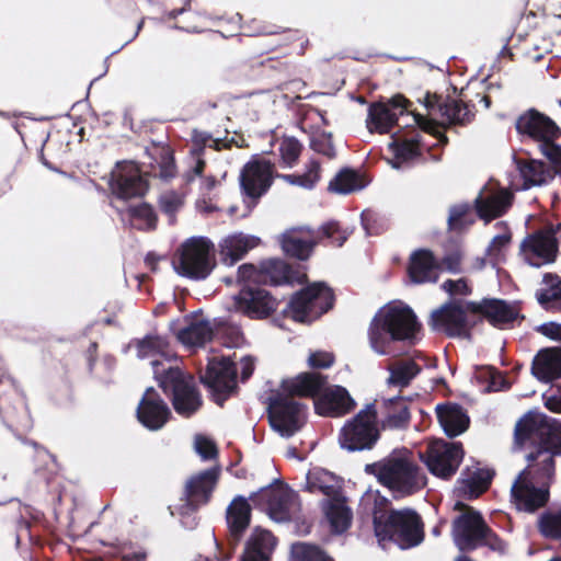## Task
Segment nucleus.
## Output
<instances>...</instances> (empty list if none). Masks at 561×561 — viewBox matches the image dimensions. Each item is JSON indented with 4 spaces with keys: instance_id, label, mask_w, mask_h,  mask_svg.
Returning <instances> with one entry per match:
<instances>
[{
    "instance_id": "f257e3e1",
    "label": "nucleus",
    "mask_w": 561,
    "mask_h": 561,
    "mask_svg": "<svg viewBox=\"0 0 561 561\" xmlns=\"http://www.w3.org/2000/svg\"><path fill=\"white\" fill-rule=\"evenodd\" d=\"M515 440L533 450L526 455L528 467L512 484V503L518 511L534 513L549 500V489L554 479V457L561 456V422L530 411L516 423Z\"/></svg>"
},
{
    "instance_id": "f03ea898",
    "label": "nucleus",
    "mask_w": 561,
    "mask_h": 561,
    "mask_svg": "<svg viewBox=\"0 0 561 561\" xmlns=\"http://www.w3.org/2000/svg\"><path fill=\"white\" fill-rule=\"evenodd\" d=\"M327 379L319 373H302L283 382L284 393L273 397L268 404L272 428L282 437L294 436L304 425L305 407L293 397H314V409L319 415L340 416L350 412L355 402L344 387H325Z\"/></svg>"
},
{
    "instance_id": "7ed1b4c3",
    "label": "nucleus",
    "mask_w": 561,
    "mask_h": 561,
    "mask_svg": "<svg viewBox=\"0 0 561 561\" xmlns=\"http://www.w3.org/2000/svg\"><path fill=\"white\" fill-rule=\"evenodd\" d=\"M168 347V341L158 335H147L136 342L137 357L150 359L159 386L165 393L172 394L175 412L188 417L199 409L202 400L192 376L171 365L164 367V360L171 358Z\"/></svg>"
},
{
    "instance_id": "20e7f679",
    "label": "nucleus",
    "mask_w": 561,
    "mask_h": 561,
    "mask_svg": "<svg viewBox=\"0 0 561 561\" xmlns=\"http://www.w3.org/2000/svg\"><path fill=\"white\" fill-rule=\"evenodd\" d=\"M421 324L413 310L401 302L379 309L370 322L368 337L371 350L378 355H390L396 341H414Z\"/></svg>"
},
{
    "instance_id": "39448f33",
    "label": "nucleus",
    "mask_w": 561,
    "mask_h": 561,
    "mask_svg": "<svg viewBox=\"0 0 561 561\" xmlns=\"http://www.w3.org/2000/svg\"><path fill=\"white\" fill-rule=\"evenodd\" d=\"M387 500L375 496L373 523L379 541L391 540L401 549L419 546L424 540L423 523L411 508L386 510Z\"/></svg>"
},
{
    "instance_id": "423d86ee",
    "label": "nucleus",
    "mask_w": 561,
    "mask_h": 561,
    "mask_svg": "<svg viewBox=\"0 0 561 561\" xmlns=\"http://www.w3.org/2000/svg\"><path fill=\"white\" fill-rule=\"evenodd\" d=\"M366 472L401 495H410L426 484V479L408 450H394L387 458L366 465Z\"/></svg>"
},
{
    "instance_id": "0eeeda50",
    "label": "nucleus",
    "mask_w": 561,
    "mask_h": 561,
    "mask_svg": "<svg viewBox=\"0 0 561 561\" xmlns=\"http://www.w3.org/2000/svg\"><path fill=\"white\" fill-rule=\"evenodd\" d=\"M516 129L519 134L538 142L542 154L561 170V146L556 141L561 137V129L547 115L535 110H529L516 121Z\"/></svg>"
},
{
    "instance_id": "6e6552de",
    "label": "nucleus",
    "mask_w": 561,
    "mask_h": 561,
    "mask_svg": "<svg viewBox=\"0 0 561 561\" xmlns=\"http://www.w3.org/2000/svg\"><path fill=\"white\" fill-rule=\"evenodd\" d=\"M250 500L276 523L289 522L299 511L298 495L277 480L252 493Z\"/></svg>"
},
{
    "instance_id": "1a4fd4ad",
    "label": "nucleus",
    "mask_w": 561,
    "mask_h": 561,
    "mask_svg": "<svg viewBox=\"0 0 561 561\" xmlns=\"http://www.w3.org/2000/svg\"><path fill=\"white\" fill-rule=\"evenodd\" d=\"M211 250L213 243L206 238L187 239L180 247L178 256L172 262L174 271L191 279H205L214 267Z\"/></svg>"
},
{
    "instance_id": "9d476101",
    "label": "nucleus",
    "mask_w": 561,
    "mask_h": 561,
    "mask_svg": "<svg viewBox=\"0 0 561 561\" xmlns=\"http://www.w3.org/2000/svg\"><path fill=\"white\" fill-rule=\"evenodd\" d=\"M376 419L375 405L373 403L366 404L363 410L341 428L339 436L341 448L347 451L371 449L379 439Z\"/></svg>"
},
{
    "instance_id": "9b49d317",
    "label": "nucleus",
    "mask_w": 561,
    "mask_h": 561,
    "mask_svg": "<svg viewBox=\"0 0 561 561\" xmlns=\"http://www.w3.org/2000/svg\"><path fill=\"white\" fill-rule=\"evenodd\" d=\"M333 305V294L324 283H314L297 293L289 302L291 318L310 322L327 312Z\"/></svg>"
},
{
    "instance_id": "f8f14e48",
    "label": "nucleus",
    "mask_w": 561,
    "mask_h": 561,
    "mask_svg": "<svg viewBox=\"0 0 561 561\" xmlns=\"http://www.w3.org/2000/svg\"><path fill=\"white\" fill-rule=\"evenodd\" d=\"M239 181L250 211L273 183V164L266 159L253 158L243 165Z\"/></svg>"
},
{
    "instance_id": "ddd939ff",
    "label": "nucleus",
    "mask_w": 561,
    "mask_h": 561,
    "mask_svg": "<svg viewBox=\"0 0 561 561\" xmlns=\"http://www.w3.org/2000/svg\"><path fill=\"white\" fill-rule=\"evenodd\" d=\"M238 367L228 357H213L208 360L202 381L209 388L214 401L222 405L237 385Z\"/></svg>"
},
{
    "instance_id": "4468645a",
    "label": "nucleus",
    "mask_w": 561,
    "mask_h": 561,
    "mask_svg": "<svg viewBox=\"0 0 561 561\" xmlns=\"http://www.w3.org/2000/svg\"><path fill=\"white\" fill-rule=\"evenodd\" d=\"M462 458L463 450L460 443L438 439L427 447L424 461L434 476L448 479L456 473Z\"/></svg>"
},
{
    "instance_id": "2eb2a0df",
    "label": "nucleus",
    "mask_w": 561,
    "mask_h": 561,
    "mask_svg": "<svg viewBox=\"0 0 561 561\" xmlns=\"http://www.w3.org/2000/svg\"><path fill=\"white\" fill-rule=\"evenodd\" d=\"M485 531L486 524L481 514L471 508L455 518L453 523V539L460 551H471L480 547Z\"/></svg>"
},
{
    "instance_id": "dca6fc26",
    "label": "nucleus",
    "mask_w": 561,
    "mask_h": 561,
    "mask_svg": "<svg viewBox=\"0 0 561 561\" xmlns=\"http://www.w3.org/2000/svg\"><path fill=\"white\" fill-rule=\"evenodd\" d=\"M110 186L112 192L122 199L140 197L148 188L138 165L131 161L116 163L111 172Z\"/></svg>"
},
{
    "instance_id": "f3484780",
    "label": "nucleus",
    "mask_w": 561,
    "mask_h": 561,
    "mask_svg": "<svg viewBox=\"0 0 561 561\" xmlns=\"http://www.w3.org/2000/svg\"><path fill=\"white\" fill-rule=\"evenodd\" d=\"M408 101L402 95L393 96L386 103H373L368 107L366 126L370 134H387L398 122L399 116L407 113Z\"/></svg>"
},
{
    "instance_id": "a211bd4d",
    "label": "nucleus",
    "mask_w": 561,
    "mask_h": 561,
    "mask_svg": "<svg viewBox=\"0 0 561 561\" xmlns=\"http://www.w3.org/2000/svg\"><path fill=\"white\" fill-rule=\"evenodd\" d=\"M519 250L527 264L540 267L554 262L558 245H556L553 236L546 229L527 236L522 241Z\"/></svg>"
},
{
    "instance_id": "6ab92c4d",
    "label": "nucleus",
    "mask_w": 561,
    "mask_h": 561,
    "mask_svg": "<svg viewBox=\"0 0 561 561\" xmlns=\"http://www.w3.org/2000/svg\"><path fill=\"white\" fill-rule=\"evenodd\" d=\"M467 304L465 307L459 302H451L442 306L431 314L430 325L434 331L445 332L449 336H467Z\"/></svg>"
},
{
    "instance_id": "aec40b11",
    "label": "nucleus",
    "mask_w": 561,
    "mask_h": 561,
    "mask_svg": "<svg viewBox=\"0 0 561 561\" xmlns=\"http://www.w3.org/2000/svg\"><path fill=\"white\" fill-rule=\"evenodd\" d=\"M278 301L262 288L244 287L233 296V307L250 318H265L276 310Z\"/></svg>"
},
{
    "instance_id": "412c9836",
    "label": "nucleus",
    "mask_w": 561,
    "mask_h": 561,
    "mask_svg": "<svg viewBox=\"0 0 561 561\" xmlns=\"http://www.w3.org/2000/svg\"><path fill=\"white\" fill-rule=\"evenodd\" d=\"M220 473L219 467H213L192 476L186 484L183 500L186 513L197 510L202 504H206L217 484Z\"/></svg>"
},
{
    "instance_id": "4be33fe9",
    "label": "nucleus",
    "mask_w": 561,
    "mask_h": 561,
    "mask_svg": "<svg viewBox=\"0 0 561 561\" xmlns=\"http://www.w3.org/2000/svg\"><path fill=\"white\" fill-rule=\"evenodd\" d=\"M424 105L431 121H439L440 124H465L473 116L469 107L456 99L440 100L436 95L427 94Z\"/></svg>"
},
{
    "instance_id": "5701e85b",
    "label": "nucleus",
    "mask_w": 561,
    "mask_h": 561,
    "mask_svg": "<svg viewBox=\"0 0 561 561\" xmlns=\"http://www.w3.org/2000/svg\"><path fill=\"white\" fill-rule=\"evenodd\" d=\"M171 415L168 404L152 388H148L137 408L138 421L150 431H158L164 426Z\"/></svg>"
},
{
    "instance_id": "b1692460",
    "label": "nucleus",
    "mask_w": 561,
    "mask_h": 561,
    "mask_svg": "<svg viewBox=\"0 0 561 561\" xmlns=\"http://www.w3.org/2000/svg\"><path fill=\"white\" fill-rule=\"evenodd\" d=\"M467 309L474 313H481L493 327L501 329L519 317L515 306L496 298H484L479 302L468 301Z\"/></svg>"
},
{
    "instance_id": "393cba45",
    "label": "nucleus",
    "mask_w": 561,
    "mask_h": 561,
    "mask_svg": "<svg viewBox=\"0 0 561 561\" xmlns=\"http://www.w3.org/2000/svg\"><path fill=\"white\" fill-rule=\"evenodd\" d=\"M513 194L501 188L497 191L483 188L474 199L478 216L486 222L502 216L511 206Z\"/></svg>"
},
{
    "instance_id": "a878e982",
    "label": "nucleus",
    "mask_w": 561,
    "mask_h": 561,
    "mask_svg": "<svg viewBox=\"0 0 561 561\" xmlns=\"http://www.w3.org/2000/svg\"><path fill=\"white\" fill-rule=\"evenodd\" d=\"M438 272L439 263L436 261L432 251L419 249L411 254L408 273L412 283H436Z\"/></svg>"
},
{
    "instance_id": "bb28decb",
    "label": "nucleus",
    "mask_w": 561,
    "mask_h": 561,
    "mask_svg": "<svg viewBox=\"0 0 561 561\" xmlns=\"http://www.w3.org/2000/svg\"><path fill=\"white\" fill-rule=\"evenodd\" d=\"M259 241V238L241 232L224 238L219 243L221 261L226 265L232 266L241 260L249 250L255 248Z\"/></svg>"
},
{
    "instance_id": "cd10ccee",
    "label": "nucleus",
    "mask_w": 561,
    "mask_h": 561,
    "mask_svg": "<svg viewBox=\"0 0 561 561\" xmlns=\"http://www.w3.org/2000/svg\"><path fill=\"white\" fill-rule=\"evenodd\" d=\"M518 171L524 180L523 188L540 186L549 183L557 173H561L553 163H545L540 160L531 159L527 162H517Z\"/></svg>"
},
{
    "instance_id": "c85d7f7f",
    "label": "nucleus",
    "mask_w": 561,
    "mask_h": 561,
    "mask_svg": "<svg viewBox=\"0 0 561 561\" xmlns=\"http://www.w3.org/2000/svg\"><path fill=\"white\" fill-rule=\"evenodd\" d=\"M531 373L543 382L561 378V347L541 350L533 362Z\"/></svg>"
},
{
    "instance_id": "c756f323",
    "label": "nucleus",
    "mask_w": 561,
    "mask_h": 561,
    "mask_svg": "<svg viewBox=\"0 0 561 561\" xmlns=\"http://www.w3.org/2000/svg\"><path fill=\"white\" fill-rule=\"evenodd\" d=\"M438 422L448 437L462 434L469 426V416L457 404H438L436 407Z\"/></svg>"
},
{
    "instance_id": "7c9ffc66",
    "label": "nucleus",
    "mask_w": 561,
    "mask_h": 561,
    "mask_svg": "<svg viewBox=\"0 0 561 561\" xmlns=\"http://www.w3.org/2000/svg\"><path fill=\"white\" fill-rule=\"evenodd\" d=\"M213 336V327L209 320L195 317L178 331V340L186 347L204 346Z\"/></svg>"
},
{
    "instance_id": "2f4dec72",
    "label": "nucleus",
    "mask_w": 561,
    "mask_h": 561,
    "mask_svg": "<svg viewBox=\"0 0 561 561\" xmlns=\"http://www.w3.org/2000/svg\"><path fill=\"white\" fill-rule=\"evenodd\" d=\"M274 546L272 533L257 528L248 540L241 561H268Z\"/></svg>"
},
{
    "instance_id": "473e14b6",
    "label": "nucleus",
    "mask_w": 561,
    "mask_h": 561,
    "mask_svg": "<svg viewBox=\"0 0 561 561\" xmlns=\"http://www.w3.org/2000/svg\"><path fill=\"white\" fill-rule=\"evenodd\" d=\"M385 416L381 420L383 428L402 430L409 425L410 412L408 402L401 397L383 400Z\"/></svg>"
},
{
    "instance_id": "72a5a7b5",
    "label": "nucleus",
    "mask_w": 561,
    "mask_h": 561,
    "mask_svg": "<svg viewBox=\"0 0 561 561\" xmlns=\"http://www.w3.org/2000/svg\"><path fill=\"white\" fill-rule=\"evenodd\" d=\"M306 480L308 492L322 493L329 499L337 497L340 483L335 474L321 468H314L307 473Z\"/></svg>"
},
{
    "instance_id": "f704fd0d",
    "label": "nucleus",
    "mask_w": 561,
    "mask_h": 561,
    "mask_svg": "<svg viewBox=\"0 0 561 561\" xmlns=\"http://www.w3.org/2000/svg\"><path fill=\"white\" fill-rule=\"evenodd\" d=\"M251 507L247 499L237 496L227 507V524L234 540L238 541L250 523Z\"/></svg>"
},
{
    "instance_id": "c9c22d12",
    "label": "nucleus",
    "mask_w": 561,
    "mask_h": 561,
    "mask_svg": "<svg viewBox=\"0 0 561 561\" xmlns=\"http://www.w3.org/2000/svg\"><path fill=\"white\" fill-rule=\"evenodd\" d=\"M323 510L334 534H342L348 529L352 513L344 499L337 496L325 500Z\"/></svg>"
},
{
    "instance_id": "e433bc0d",
    "label": "nucleus",
    "mask_w": 561,
    "mask_h": 561,
    "mask_svg": "<svg viewBox=\"0 0 561 561\" xmlns=\"http://www.w3.org/2000/svg\"><path fill=\"white\" fill-rule=\"evenodd\" d=\"M420 137L421 134L415 131L412 136L405 137H392V141L389 142V150L393 153L394 159L391 161V167L399 169L401 163L408 162L420 153Z\"/></svg>"
},
{
    "instance_id": "4c0bfd02",
    "label": "nucleus",
    "mask_w": 561,
    "mask_h": 561,
    "mask_svg": "<svg viewBox=\"0 0 561 561\" xmlns=\"http://www.w3.org/2000/svg\"><path fill=\"white\" fill-rule=\"evenodd\" d=\"M313 247V241L305 234L302 229H291L283 234L282 248L286 254L293 257L307 260Z\"/></svg>"
},
{
    "instance_id": "58836bf2",
    "label": "nucleus",
    "mask_w": 561,
    "mask_h": 561,
    "mask_svg": "<svg viewBox=\"0 0 561 561\" xmlns=\"http://www.w3.org/2000/svg\"><path fill=\"white\" fill-rule=\"evenodd\" d=\"M536 297L546 310H561V278L554 274H545Z\"/></svg>"
},
{
    "instance_id": "ea45409f",
    "label": "nucleus",
    "mask_w": 561,
    "mask_h": 561,
    "mask_svg": "<svg viewBox=\"0 0 561 561\" xmlns=\"http://www.w3.org/2000/svg\"><path fill=\"white\" fill-rule=\"evenodd\" d=\"M387 385L396 388L408 387L421 373V367L413 360H398L388 367Z\"/></svg>"
},
{
    "instance_id": "a19ab883",
    "label": "nucleus",
    "mask_w": 561,
    "mask_h": 561,
    "mask_svg": "<svg viewBox=\"0 0 561 561\" xmlns=\"http://www.w3.org/2000/svg\"><path fill=\"white\" fill-rule=\"evenodd\" d=\"M366 186L364 179L351 169L341 170L329 183V191L336 194H351Z\"/></svg>"
},
{
    "instance_id": "79ce46f5",
    "label": "nucleus",
    "mask_w": 561,
    "mask_h": 561,
    "mask_svg": "<svg viewBox=\"0 0 561 561\" xmlns=\"http://www.w3.org/2000/svg\"><path fill=\"white\" fill-rule=\"evenodd\" d=\"M290 561H334L331 556H329L324 550L320 547L307 543V542H296L291 546L290 549Z\"/></svg>"
},
{
    "instance_id": "37998d69",
    "label": "nucleus",
    "mask_w": 561,
    "mask_h": 561,
    "mask_svg": "<svg viewBox=\"0 0 561 561\" xmlns=\"http://www.w3.org/2000/svg\"><path fill=\"white\" fill-rule=\"evenodd\" d=\"M128 213L133 227L139 230H151L156 227L157 216L149 204L142 203L137 206H130Z\"/></svg>"
},
{
    "instance_id": "c03bdc74",
    "label": "nucleus",
    "mask_w": 561,
    "mask_h": 561,
    "mask_svg": "<svg viewBox=\"0 0 561 561\" xmlns=\"http://www.w3.org/2000/svg\"><path fill=\"white\" fill-rule=\"evenodd\" d=\"M283 179L291 185L310 190L320 179V164L317 161H311L304 174H286L283 175Z\"/></svg>"
},
{
    "instance_id": "a18cd8bd",
    "label": "nucleus",
    "mask_w": 561,
    "mask_h": 561,
    "mask_svg": "<svg viewBox=\"0 0 561 561\" xmlns=\"http://www.w3.org/2000/svg\"><path fill=\"white\" fill-rule=\"evenodd\" d=\"M538 524L545 537L561 539V508L542 514Z\"/></svg>"
},
{
    "instance_id": "49530a36",
    "label": "nucleus",
    "mask_w": 561,
    "mask_h": 561,
    "mask_svg": "<svg viewBox=\"0 0 561 561\" xmlns=\"http://www.w3.org/2000/svg\"><path fill=\"white\" fill-rule=\"evenodd\" d=\"M510 242L511 233L508 231L493 237L486 249V255L490 257L493 266L497 265L504 260L503 251L508 247Z\"/></svg>"
},
{
    "instance_id": "de8ad7c7",
    "label": "nucleus",
    "mask_w": 561,
    "mask_h": 561,
    "mask_svg": "<svg viewBox=\"0 0 561 561\" xmlns=\"http://www.w3.org/2000/svg\"><path fill=\"white\" fill-rule=\"evenodd\" d=\"M470 207L468 204H459L449 208L448 215V228L450 230H461L466 228L470 221L466 220V216L469 213Z\"/></svg>"
},
{
    "instance_id": "09e8293b",
    "label": "nucleus",
    "mask_w": 561,
    "mask_h": 561,
    "mask_svg": "<svg viewBox=\"0 0 561 561\" xmlns=\"http://www.w3.org/2000/svg\"><path fill=\"white\" fill-rule=\"evenodd\" d=\"M324 237L332 240L337 247H342L352 233L348 229H342L337 221H329L321 227Z\"/></svg>"
},
{
    "instance_id": "8fccbe9b",
    "label": "nucleus",
    "mask_w": 561,
    "mask_h": 561,
    "mask_svg": "<svg viewBox=\"0 0 561 561\" xmlns=\"http://www.w3.org/2000/svg\"><path fill=\"white\" fill-rule=\"evenodd\" d=\"M159 204L163 213L170 217H173L174 214L182 207L183 198L179 193L174 191H168L160 195Z\"/></svg>"
},
{
    "instance_id": "3c124183",
    "label": "nucleus",
    "mask_w": 561,
    "mask_h": 561,
    "mask_svg": "<svg viewBox=\"0 0 561 561\" xmlns=\"http://www.w3.org/2000/svg\"><path fill=\"white\" fill-rule=\"evenodd\" d=\"M194 450L203 460H210L217 457L215 443L203 435L195 436Z\"/></svg>"
},
{
    "instance_id": "603ef678",
    "label": "nucleus",
    "mask_w": 561,
    "mask_h": 561,
    "mask_svg": "<svg viewBox=\"0 0 561 561\" xmlns=\"http://www.w3.org/2000/svg\"><path fill=\"white\" fill-rule=\"evenodd\" d=\"M279 150L283 160L287 164H291L298 159L301 151V145L295 138H287L282 141Z\"/></svg>"
},
{
    "instance_id": "864d4df0",
    "label": "nucleus",
    "mask_w": 561,
    "mask_h": 561,
    "mask_svg": "<svg viewBox=\"0 0 561 561\" xmlns=\"http://www.w3.org/2000/svg\"><path fill=\"white\" fill-rule=\"evenodd\" d=\"M446 271L451 274H459L461 268V254L459 251L451 252L445 255L439 264V271Z\"/></svg>"
},
{
    "instance_id": "5fc2aeb1",
    "label": "nucleus",
    "mask_w": 561,
    "mask_h": 561,
    "mask_svg": "<svg viewBox=\"0 0 561 561\" xmlns=\"http://www.w3.org/2000/svg\"><path fill=\"white\" fill-rule=\"evenodd\" d=\"M442 288L451 296H467L471 293L465 278H459L456 280L447 279L446 282L443 283Z\"/></svg>"
},
{
    "instance_id": "6e6d98bb",
    "label": "nucleus",
    "mask_w": 561,
    "mask_h": 561,
    "mask_svg": "<svg viewBox=\"0 0 561 561\" xmlns=\"http://www.w3.org/2000/svg\"><path fill=\"white\" fill-rule=\"evenodd\" d=\"M262 276L259 274L256 267L252 264H243L238 268L237 273V282L238 283H248V282H260Z\"/></svg>"
},
{
    "instance_id": "4d7b16f0",
    "label": "nucleus",
    "mask_w": 561,
    "mask_h": 561,
    "mask_svg": "<svg viewBox=\"0 0 561 561\" xmlns=\"http://www.w3.org/2000/svg\"><path fill=\"white\" fill-rule=\"evenodd\" d=\"M308 364L312 368H329L333 364V356L328 352H314L309 355Z\"/></svg>"
},
{
    "instance_id": "13d9d810",
    "label": "nucleus",
    "mask_w": 561,
    "mask_h": 561,
    "mask_svg": "<svg viewBox=\"0 0 561 561\" xmlns=\"http://www.w3.org/2000/svg\"><path fill=\"white\" fill-rule=\"evenodd\" d=\"M492 473L489 470H478L470 478V485L477 486V494L483 492L492 480Z\"/></svg>"
},
{
    "instance_id": "bf43d9fd",
    "label": "nucleus",
    "mask_w": 561,
    "mask_h": 561,
    "mask_svg": "<svg viewBox=\"0 0 561 561\" xmlns=\"http://www.w3.org/2000/svg\"><path fill=\"white\" fill-rule=\"evenodd\" d=\"M481 546H488L494 551H499L504 553L506 550V545L503 540H501L488 526L484 538L481 540Z\"/></svg>"
},
{
    "instance_id": "052dcab7",
    "label": "nucleus",
    "mask_w": 561,
    "mask_h": 561,
    "mask_svg": "<svg viewBox=\"0 0 561 561\" xmlns=\"http://www.w3.org/2000/svg\"><path fill=\"white\" fill-rule=\"evenodd\" d=\"M311 147L313 150H316L329 158L335 157V148L333 147L330 137H322L320 139H313L311 141Z\"/></svg>"
},
{
    "instance_id": "680f3d73",
    "label": "nucleus",
    "mask_w": 561,
    "mask_h": 561,
    "mask_svg": "<svg viewBox=\"0 0 561 561\" xmlns=\"http://www.w3.org/2000/svg\"><path fill=\"white\" fill-rule=\"evenodd\" d=\"M546 407L556 413H561V385L554 390H551L550 394H545Z\"/></svg>"
},
{
    "instance_id": "e2e57ef3",
    "label": "nucleus",
    "mask_w": 561,
    "mask_h": 561,
    "mask_svg": "<svg viewBox=\"0 0 561 561\" xmlns=\"http://www.w3.org/2000/svg\"><path fill=\"white\" fill-rule=\"evenodd\" d=\"M537 331L549 339L561 341V324L560 323H556V322L542 323L537 328Z\"/></svg>"
},
{
    "instance_id": "0e129e2a",
    "label": "nucleus",
    "mask_w": 561,
    "mask_h": 561,
    "mask_svg": "<svg viewBox=\"0 0 561 561\" xmlns=\"http://www.w3.org/2000/svg\"><path fill=\"white\" fill-rule=\"evenodd\" d=\"M178 511L181 517V524L185 529H194L197 526V518L195 516L196 510L186 513L183 503L179 506Z\"/></svg>"
},
{
    "instance_id": "69168bd1",
    "label": "nucleus",
    "mask_w": 561,
    "mask_h": 561,
    "mask_svg": "<svg viewBox=\"0 0 561 561\" xmlns=\"http://www.w3.org/2000/svg\"><path fill=\"white\" fill-rule=\"evenodd\" d=\"M239 369L241 374V380L245 381L251 377L254 370V359L250 356H244L241 358L239 364Z\"/></svg>"
},
{
    "instance_id": "338daca9",
    "label": "nucleus",
    "mask_w": 561,
    "mask_h": 561,
    "mask_svg": "<svg viewBox=\"0 0 561 561\" xmlns=\"http://www.w3.org/2000/svg\"><path fill=\"white\" fill-rule=\"evenodd\" d=\"M175 175V165L171 159H168L160 165L159 176L165 181Z\"/></svg>"
},
{
    "instance_id": "774afa93",
    "label": "nucleus",
    "mask_w": 561,
    "mask_h": 561,
    "mask_svg": "<svg viewBox=\"0 0 561 561\" xmlns=\"http://www.w3.org/2000/svg\"><path fill=\"white\" fill-rule=\"evenodd\" d=\"M412 121L415 125L421 127L423 130L430 131L432 129V122L426 119L424 116L417 113H412Z\"/></svg>"
}]
</instances>
